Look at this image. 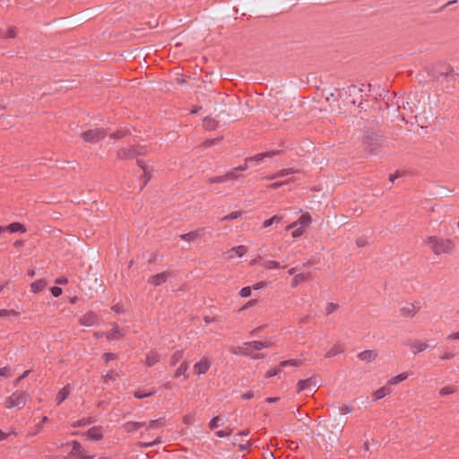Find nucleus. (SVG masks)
<instances>
[{"instance_id": "obj_33", "label": "nucleus", "mask_w": 459, "mask_h": 459, "mask_svg": "<svg viewBox=\"0 0 459 459\" xmlns=\"http://www.w3.org/2000/svg\"><path fill=\"white\" fill-rule=\"evenodd\" d=\"M408 376V373L405 372L398 374L397 376L391 377L387 383L389 385H397L398 383L407 379Z\"/></svg>"}, {"instance_id": "obj_4", "label": "nucleus", "mask_w": 459, "mask_h": 459, "mask_svg": "<svg viewBox=\"0 0 459 459\" xmlns=\"http://www.w3.org/2000/svg\"><path fill=\"white\" fill-rule=\"evenodd\" d=\"M147 147L143 145H128L123 147L117 152L118 160H132L139 156L147 155Z\"/></svg>"}, {"instance_id": "obj_13", "label": "nucleus", "mask_w": 459, "mask_h": 459, "mask_svg": "<svg viewBox=\"0 0 459 459\" xmlns=\"http://www.w3.org/2000/svg\"><path fill=\"white\" fill-rule=\"evenodd\" d=\"M137 162V165L143 169V176H141L140 178V181L142 183V186H141V189H143L147 184L148 182L150 181L151 178H152V174L150 171H148V168L147 166L145 165L144 161L142 160H136Z\"/></svg>"}, {"instance_id": "obj_28", "label": "nucleus", "mask_w": 459, "mask_h": 459, "mask_svg": "<svg viewBox=\"0 0 459 459\" xmlns=\"http://www.w3.org/2000/svg\"><path fill=\"white\" fill-rule=\"evenodd\" d=\"M160 361V355L157 352H150L146 354L145 364L152 367Z\"/></svg>"}, {"instance_id": "obj_24", "label": "nucleus", "mask_w": 459, "mask_h": 459, "mask_svg": "<svg viewBox=\"0 0 459 459\" xmlns=\"http://www.w3.org/2000/svg\"><path fill=\"white\" fill-rule=\"evenodd\" d=\"M187 369L188 364L186 361H184L174 372V377L178 378L183 376L184 379L186 380L189 377L188 374L186 373Z\"/></svg>"}, {"instance_id": "obj_52", "label": "nucleus", "mask_w": 459, "mask_h": 459, "mask_svg": "<svg viewBox=\"0 0 459 459\" xmlns=\"http://www.w3.org/2000/svg\"><path fill=\"white\" fill-rule=\"evenodd\" d=\"M252 288L249 286L244 287L240 290L239 295L243 298H247L251 295Z\"/></svg>"}, {"instance_id": "obj_40", "label": "nucleus", "mask_w": 459, "mask_h": 459, "mask_svg": "<svg viewBox=\"0 0 459 459\" xmlns=\"http://www.w3.org/2000/svg\"><path fill=\"white\" fill-rule=\"evenodd\" d=\"M156 393V390L155 389H152L151 390L150 392H143V391H141V390H137L134 393V396L137 399H143V398H145V397H150L152 395H153L154 394Z\"/></svg>"}, {"instance_id": "obj_42", "label": "nucleus", "mask_w": 459, "mask_h": 459, "mask_svg": "<svg viewBox=\"0 0 459 459\" xmlns=\"http://www.w3.org/2000/svg\"><path fill=\"white\" fill-rule=\"evenodd\" d=\"M300 365H301L300 359H288V360H283L280 363L281 368H284L287 366L299 367Z\"/></svg>"}, {"instance_id": "obj_62", "label": "nucleus", "mask_w": 459, "mask_h": 459, "mask_svg": "<svg viewBox=\"0 0 459 459\" xmlns=\"http://www.w3.org/2000/svg\"><path fill=\"white\" fill-rule=\"evenodd\" d=\"M116 374L114 372H108L105 376H103L104 382H108V380H115L116 379Z\"/></svg>"}, {"instance_id": "obj_57", "label": "nucleus", "mask_w": 459, "mask_h": 459, "mask_svg": "<svg viewBox=\"0 0 459 459\" xmlns=\"http://www.w3.org/2000/svg\"><path fill=\"white\" fill-rule=\"evenodd\" d=\"M50 291H51V294L56 298L59 297L63 292L62 289L58 286L52 287L50 289Z\"/></svg>"}, {"instance_id": "obj_50", "label": "nucleus", "mask_w": 459, "mask_h": 459, "mask_svg": "<svg viewBox=\"0 0 459 459\" xmlns=\"http://www.w3.org/2000/svg\"><path fill=\"white\" fill-rule=\"evenodd\" d=\"M232 434V429H223V430H218L215 432V435L219 437H230Z\"/></svg>"}, {"instance_id": "obj_19", "label": "nucleus", "mask_w": 459, "mask_h": 459, "mask_svg": "<svg viewBox=\"0 0 459 459\" xmlns=\"http://www.w3.org/2000/svg\"><path fill=\"white\" fill-rule=\"evenodd\" d=\"M377 357V352L373 350H366L358 354V358L366 362H371Z\"/></svg>"}, {"instance_id": "obj_3", "label": "nucleus", "mask_w": 459, "mask_h": 459, "mask_svg": "<svg viewBox=\"0 0 459 459\" xmlns=\"http://www.w3.org/2000/svg\"><path fill=\"white\" fill-rule=\"evenodd\" d=\"M426 243L430 247L433 253L437 255L449 253L455 247L450 239H445L436 236L428 237Z\"/></svg>"}, {"instance_id": "obj_8", "label": "nucleus", "mask_w": 459, "mask_h": 459, "mask_svg": "<svg viewBox=\"0 0 459 459\" xmlns=\"http://www.w3.org/2000/svg\"><path fill=\"white\" fill-rule=\"evenodd\" d=\"M247 347H239L238 352L245 356H250L253 359L261 358L259 355H253V351H260L261 350V341H252L245 342Z\"/></svg>"}, {"instance_id": "obj_43", "label": "nucleus", "mask_w": 459, "mask_h": 459, "mask_svg": "<svg viewBox=\"0 0 459 459\" xmlns=\"http://www.w3.org/2000/svg\"><path fill=\"white\" fill-rule=\"evenodd\" d=\"M108 339L117 340L120 337V331L117 325H115L113 329L108 333Z\"/></svg>"}, {"instance_id": "obj_36", "label": "nucleus", "mask_w": 459, "mask_h": 459, "mask_svg": "<svg viewBox=\"0 0 459 459\" xmlns=\"http://www.w3.org/2000/svg\"><path fill=\"white\" fill-rule=\"evenodd\" d=\"M92 422H93V420L91 417H89V418H82V419H81L79 420H76L74 423H72V427L73 428L85 427L87 425L91 424Z\"/></svg>"}, {"instance_id": "obj_48", "label": "nucleus", "mask_w": 459, "mask_h": 459, "mask_svg": "<svg viewBox=\"0 0 459 459\" xmlns=\"http://www.w3.org/2000/svg\"><path fill=\"white\" fill-rule=\"evenodd\" d=\"M289 183H290V180L276 181V182H273V183L268 185L267 187L272 188V189H276V188H279L281 186L287 185Z\"/></svg>"}, {"instance_id": "obj_32", "label": "nucleus", "mask_w": 459, "mask_h": 459, "mask_svg": "<svg viewBox=\"0 0 459 459\" xmlns=\"http://www.w3.org/2000/svg\"><path fill=\"white\" fill-rule=\"evenodd\" d=\"M311 385H312V378L299 380L297 385H298V393H300L304 390L310 388Z\"/></svg>"}, {"instance_id": "obj_58", "label": "nucleus", "mask_w": 459, "mask_h": 459, "mask_svg": "<svg viewBox=\"0 0 459 459\" xmlns=\"http://www.w3.org/2000/svg\"><path fill=\"white\" fill-rule=\"evenodd\" d=\"M280 370H281L280 368H271V369H269V370L265 373L264 377H265L266 378L273 377L276 376V375L280 372Z\"/></svg>"}, {"instance_id": "obj_38", "label": "nucleus", "mask_w": 459, "mask_h": 459, "mask_svg": "<svg viewBox=\"0 0 459 459\" xmlns=\"http://www.w3.org/2000/svg\"><path fill=\"white\" fill-rule=\"evenodd\" d=\"M218 126V122L211 117H206L204 120V126L207 130H214Z\"/></svg>"}, {"instance_id": "obj_11", "label": "nucleus", "mask_w": 459, "mask_h": 459, "mask_svg": "<svg viewBox=\"0 0 459 459\" xmlns=\"http://www.w3.org/2000/svg\"><path fill=\"white\" fill-rule=\"evenodd\" d=\"M211 368V362L208 358L204 357L194 365L195 373L197 375L205 374Z\"/></svg>"}, {"instance_id": "obj_44", "label": "nucleus", "mask_w": 459, "mask_h": 459, "mask_svg": "<svg viewBox=\"0 0 459 459\" xmlns=\"http://www.w3.org/2000/svg\"><path fill=\"white\" fill-rule=\"evenodd\" d=\"M281 221V217H280L278 215H274L272 218L265 220L263 223V227L268 228L271 225H273V223H279Z\"/></svg>"}, {"instance_id": "obj_14", "label": "nucleus", "mask_w": 459, "mask_h": 459, "mask_svg": "<svg viewBox=\"0 0 459 459\" xmlns=\"http://www.w3.org/2000/svg\"><path fill=\"white\" fill-rule=\"evenodd\" d=\"M312 221V218L308 212L302 213L299 220L290 225L287 226V230L294 228L296 225L299 224L301 228H305L308 226Z\"/></svg>"}, {"instance_id": "obj_35", "label": "nucleus", "mask_w": 459, "mask_h": 459, "mask_svg": "<svg viewBox=\"0 0 459 459\" xmlns=\"http://www.w3.org/2000/svg\"><path fill=\"white\" fill-rule=\"evenodd\" d=\"M389 393H390L389 388L383 386V387L377 389V391H375L373 393V396H374L375 400H379V399L384 398Z\"/></svg>"}, {"instance_id": "obj_22", "label": "nucleus", "mask_w": 459, "mask_h": 459, "mask_svg": "<svg viewBox=\"0 0 459 459\" xmlns=\"http://www.w3.org/2000/svg\"><path fill=\"white\" fill-rule=\"evenodd\" d=\"M145 425V422L127 421L123 425V429L125 431L131 433L138 430L139 429L144 427Z\"/></svg>"}, {"instance_id": "obj_7", "label": "nucleus", "mask_w": 459, "mask_h": 459, "mask_svg": "<svg viewBox=\"0 0 459 459\" xmlns=\"http://www.w3.org/2000/svg\"><path fill=\"white\" fill-rule=\"evenodd\" d=\"M348 100L347 102L352 105H356L360 108H363V96L362 90L356 85H351L347 89Z\"/></svg>"}, {"instance_id": "obj_47", "label": "nucleus", "mask_w": 459, "mask_h": 459, "mask_svg": "<svg viewBox=\"0 0 459 459\" xmlns=\"http://www.w3.org/2000/svg\"><path fill=\"white\" fill-rule=\"evenodd\" d=\"M339 307V305L336 303L330 302L325 307V313L326 315H330L333 312H334Z\"/></svg>"}, {"instance_id": "obj_26", "label": "nucleus", "mask_w": 459, "mask_h": 459, "mask_svg": "<svg viewBox=\"0 0 459 459\" xmlns=\"http://www.w3.org/2000/svg\"><path fill=\"white\" fill-rule=\"evenodd\" d=\"M47 281L44 279L37 280L30 284L31 290L34 293L42 291L47 287Z\"/></svg>"}, {"instance_id": "obj_17", "label": "nucleus", "mask_w": 459, "mask_h": 459, "mask_svg": "<svg viewBox=\"0 0 459 459\" xmlns=\"http://www.w3.org/2000/svg\"><path fill=\"white\" fill-rule=\"evenodd\" d=\"M276 153H277V152H265L257 153L255 156L247 158L245 160V163L244 164H247L249 167L254 161L260 162L264 158L272 157V156H273Z\"/></svg>"}, {"instance_id": "obj_18", "label": "nucleus", "mask_w": 459, "mask_h": 459, "mask_svg": "<svg viewBox=\"0 0 459 459\" xmlns=\"http://www.w3.org/2000/svg\"><path fill=\"white\" fill-rule=\"evenodd\" d=\"M88 439L99 441L103 438V433L100 427H92L86 432Z\"/></svg>"}, {"instance_id": "obj_21", "label": "nucleus", "mask_w": 459, "mask_h": 459, "mask_svg": "<svg viewBox=\"0 0 459 459\" xmlns=\"http://www.w3.org/2000/svg\"><path fill=\"white\" fill-rule=\"evenodd\" d=\"M418 310L413 304H410L400 309V315L403 317L412 318L418 313Z\"/></svg>"}, {"instance_id": "obj_60", "label": "nucleus", "mask_w": 459, "mask_h": 459, "mask_svg": "<svg viewBox=\"0 0 459 459\" xmlns=\"http://www.w3.org/2000/svg\"><path fill=\"white\" fill-rule=\"evenodd\" d=\"M268 283L266 281H259L254 284L251 288L253 290H260L267 287Z\"/></svg>"}, {"instance_id": "obj_1", "label": "nucleus", "mask_w": 459, "mask_h": 459, "mask_svg": "<svg viewBox=\"0 0 459 459\" xmlns=\"http://www.w3.org/2000/svg\"><path fill=\"white\" fill-rule=\"evenodd\" d=\"M385 138L381 130L373 127H365L362 144L364 150L370 154H376L377 150L385 144Z\"/></svg>"}, {"instance_id": "obj_25", "label": "nucleus", "mask_w": 459, "mask_h": 459, "mask_svg": "<svg viewBox=\"0 0 459 459\" xmlns=\"http://www.w3.org/2000/svg\"><path fill=\"white\" fill-rule=\"evenodd\" d=\"M5 230L10 231L11 233H15V232L25 233L27 231L26 227L23 224L20 223V222L10 223L5 228Z\"/></svg>"}, {"instance_id": "obj_23", "label": "nucleus", "mask_w": 459, "mask_h": 459, "mask_svg": "<svg viewBox=\"0 0 459 459\" xmlns=\"http://www.w3.org/2000/svg\"><path fill=\"white\" fill-rule=\"evenodd\" d=\"M70 394L69 386L65 385L56 394V405H60Z\"/></svg>"}, {"instance_id": "obj_15", "label": "nucleus", "mask_w": 459, "mask_h": 459, "mask_svg": "<svg viewBox=\"0 0 459 459\" xmlns=\"http://www.w3.org/2000/svg\"><path fill=\"white\" fill-rule=\"evenodd\" d=\"M169 275H170V273L162 272V273H160L151 276L148 281H149V283H152L154 286H160L168 280Z\"/></svg>"}, {"instance_id": "obj_63", "label": "nucleus", "mask_w": 459, "mask_h": 459, "mask_svg": "<svg viewBox=\"0 0 459 459\" xmlns=\"http://www.w3.org/2000/svg\"><path fill=\"white\" fill-rule=\"evenodd\" d=\"M304 231H305L304 229L299 227V228L294 230L292 231L291 235L293 238H298V237H300L301 235H303Z\"/></svg>"}, {"instance_id": "obj_12", "label": "nucleus", "mask_w": 459, "mask_h": 459, "mask_svg": "<svg viewBox=\"0 0 459 459\" xmlns=\"http://www.w3.org/2000/svg\"><path fill=\"white\" fill-rule=\"evenodd\" d=\"M66 445L72 446V450L69 452L66 458H74L78 455H84L85 449L79 441L73 440L70 443H67Z\"/></svg>"}, {"instance_id": "obj_10", "label": "nucleus", "mask_w": 459, "mask_h": 459, "mask_svg": "<svg viewBox=\"0 0 459 459\" xmlns=\"http://www.w3.org/2000/svg\"><path fill=\"white\" fill-rule=\"evenodd\" d=\"M204 234H205V229L200 228L196 230H193V231H190V232H187L185 234H181L179 236V238L182 240L191 242V241H195V239L202 238L204 236Z\"/></svg>"}, {"instance_id": "obj_27", "label": "nucleus", "mask_w": 459, "mask_h": 459, "mask_svg": "<svg viewBox=\"0 0 459 459\" xmlns=\"http://www.w3.org/2000/svg\"><path fill=\"white\" fill-rule=\"evenodd\" d=\"M166 424V419L164 417L159 418L157 420H152L149 422L147 426V430L160 429L164 427Z\"/></svg>"}, {"instance_id": "obj_30", "label": "nucleus", "mask_w": 459, "mask_h": 459, "mask_svg": "<svg viewBox=\"0 0 459 459\" xmlns=\"http://www.w3.org/2000/svg\"><path fill=\"white\" fill-rule=\"evenodd\" d=\"M247 168H248V165H247V164L240 165L238 167L233 168L231 170L228 171L225 174L226 175H230V177H229V180H234V179H237L238 178V176L237 174L238 171H244Z\"/></svg>"}, {"instance_id": "obj_59", "label": "nucleus", "mask_w": 459, "mask_h": 459, "mask_svg": "<svg viewBox=\"0 0 459 459\" xmlns=\"http://www.w3.org/2000/svg\"><path fill=\"white\" fill-rule=\"evenodd\" d=\"M455 354L450 351H446L443 355L439 357L442 360H447L455 358Z\"/></svg>"}, {"instance_id": "obj_49", "label": "nucleus", "mask_w": 459, "mask_h": 459, "mask_svg": "<svg viewBox=\"0 0 459 459\" xmlns=\"http://www.w3.org/2000/svg\"><path fill=\"white\" fill-rule=\"evenodd\" d=\"M220 420H221L220 416H215V417H213V418L211 420L210 423H209V428H210L211 429H214L218 428V427L220 426V423H219V422H220Z\"/></svg>"}, {"instance_id": "obj_46", "label": "nucleus", "mask_w": 459, "mask_h": 459, "mask_svg": "<svg viewBox=\"0 0 459 459\" xmlns=\"http://www.w3.org/2000/svg\"><path fill=\"white\" fill-rule=\"evenodd\" d=\"M242 212L240 211H235V212H230V214L224 216L221 221H232V220H235L238 217H240L242 215Z\"/></svg>"}, {"instance_id": "obj_6", "label": "nucleus", "mask_w": 459, "mask_h": 459, "mask_svg": "<svg viewBox=\"0 0 459 459\" xmlns=\"http://www.w3.org/2000/svg\"><path fill=\"white\" fill-rule=\"evenodd\" d=\"M107 135V132L103 128H94L84 131L82 133V138L91 143H96L99 141L104 139Z\"/></svg>"}, {"instance_id": "obj_2", "label": "nucleus", "mask_w": 459, "mask_h": 459, "mask_svg": "<svg viewBox=\"0 0 459 459\" xmlns=\"http://www.w3.org/2000/svg\"><path fill=\"white\" fill-rule=\"evenodd\" d=\"M427 74L432 80H440L450 82L459 79V74L455 73L453 67L446 63H438L427 68Z\"/></svg>"}, {"instance_id": "obj_55", "label": "nucleus", "mask_w": 459, "mask_h": 459, "mask_svg": "<svg viewBox=\"0 0 459 459\" xmlns=\"http://www.w3.org/2000/svg\"><path fill=\"white\" fill-rule=\"evenodd\" d=\"M455 392V390L451 387H448V386H446V387H443L439 390V394L441 396H445V395H448V394H451Z\"/></svg>"}, {"instance_id": "obj_34", "label": "nucleus", "mask_w": 459, "mask_h": 459, "mask_svg": "<svg viewBox=\"0 0 459 459\" xmlns=\"http://www.w3.org/2000/svg\"><path fill=\"white\" fill-rule=\"evenodd\" d=\"M229 177H230V175L224 174L222 176H216V177H212V178H208L207 182L209 184L224 183L226 181H229Z\"/></svg>"}, {"instance_id": "obj_37", "label": "nucleus", "mask_w": 459, "mask_h": 459, "mask_svg": "<svg viewBox=\"0 0 459 459\" xmlns=\"http://www.w3.org/2000/svg\"><path fill=\"white\" fill-rule=\"evenodd\" d=\"M295 172V170L293 169H283L281 170H280L279 172L272 175V176H269L267 177L268 179H274L276 178H279V177H285V176H288V175H290V174H293Z\"/></svg>"}, {"instance_id": "obj_39", "label": "nucleus", "mask_w": 459, "mask_h": 459, "mask_svg": "<svg viewBox=\"0 0 459 459\" xmlns=\"http://www.w3.org/2000/svg\"><path fill=\"white\" fill-rule=\"evenodd\" d=\"M13 370L9 366H5L0 368V381L2 378H9L13 377Z\"/></svg>"}, {"instance_id": "obj_41", "label": "nucleus", "mask_w": 459, "mask_h": 459, "mask_svg": "<svg viewBox=\"0 0 459 459\" xmlns=\"http://www.w3.org/2000/svg\"><path fill=\"white\" fill-rule=\"evenodd\" d=\"M184 356V352L182 351H175L170 357V365L175 366Z\"/></svg>"}, {"instance_id": "obj_51", "label": "nucleus", "mask_w": 459, "mask_h": 459, "mask_svg": "<svg viewBox=\"0 0 459 459\" xmlns=\"http://www.w3.org/2000/svg\"><path fill=\"white\" fill-rule=\"evenodd\" d=\"M126 134V131H123V130H117L112 134H110V138H113V139H121L123 138L125 135Z\"/></svg>"}, {"instance_id": "obj_16", "label": "nucleus", "mask_w": 459, "mask_h": 459, "mask_svg": "<svg viewBox=\"0 0 459 459\" xmlns=\"http://www.w3.org/2000/svg\"><path fill=\"white\" fill-rule=\"evenodd\" d=\"M406 345L411 349L413 354L415 355L425 351L429 347L426 342H422L419 340L409 341L406 342Z\"/></svg>"}, {"instance_id": "obj_20", "label": "nucleus", "mask_w": 459, "mask_h": 459, "mask_svg": "<svg viewBox=\"0 0 459 459\" xmlns=\"http://www.w3.org/2000/svg\"><path fill=\"white\" fill-rule=\"evenodd\" d=\"M313 279L312 273H298L296 274L291 281V287L295 288L298 286V284L301 281H308Z\"/></svg>"}, {"instance_id": "obj_56", "label": "nucleus", "mask_w": 459, "mask_h": 459, "mask_svg": "<svg viewBox=\"0 0 459 459\" xmlns=\"http://www.w3.org/2000/svg\"><path fill=\"white\" fill-rule=\"evenodd\" d=\"M17 35L16 29L15 28H10L8 30L5 31V39H13Z\"/></svg>"}, {"instance_id": "obj_9", "label": "nucleus", "mask_w": 459, "mask_h": 459, "mask_svg": "<svg viewBox=\"0 0 459 459\" xmlns=\"http://www.w3.org/2000/svg\"><path fill=\"white\" fill-rule=\"evenodd\" d=\"M100 316L93 311H88L79 318L80 325L84 326L97 325L100 324Z\"/></svg>"}, {"instance_id": "obj_5", "label": "nucleus", "mask_w": 459, "mask_h": 459, "mask_svg": "<svg viewBox=\"0 0 459 459\" xmlns=\"http://www.w3.org/2000/svg\"><path fill=\"white\" fill-rule=\"evenodd\" d=\"M29 398L30 394L26 392L16 391L5 400V407L8 409L13 407L23 408Z\"/></svg>"}, {"instance_id": "obj_53", "label": "nucleus", "mask_w": 459, "mask_h": 459, "mask_svg": "<svg viewBox=\"0 0 459 459\" xmlns=\"http://www.w3.org/2000/svg\"><path fill=\"white\" fill-rule=\"evenodd\" d=\"M18 316V313L13 309H0V316Z\"/></svg>"}, {"instance_id": "obj_54", "label": "nucleus", "mask_w": 459, "mask_h": 459, "mask_svg": "<svg viewBox=\"0 0 459 459\" xmlns=\"http://www.w3.org/2000/svg\"><path fill=\"white\" fill-rule=\"evenodd\" d=\"M117 357V354L112 352H106L103 354V358L106 364L108 363L110 360L116 359Z\"/></svg>"}, {"instance_id": "obj_64", "label": "nucleus", "mask_w": 459, "mask_h": 459, "mask_svg": "<svg viewBox=\"0 0 459 459\" xmlns=\"http://www.w3.org/2000/svg\"><path fill=\"white\" fill-rule=\"evenodd\" d=\"M353 411V408L352 406H350V405H343L340 408V411L342 413V414H347V413H350Z\"/></svg>"}, {"instance_id": "obj_61", "label": "nucleus", "mask_w": 459, "mask_h": 459, "mask_svg": "<svg viewBox=\"0 0 459 459\" xmlns=\"http://www.w3.org/2000/svg\"><path fill=\"white\" fill-rule=\"evenodd\" d=\"M356 245L359 247H364L368 245V241L365 238H359L356 239Z\"/></svg>"}, {"instance_id": "obj_31", "label": "nucleus", "mask_w": 459, "mask_h": 459, "mask_svg": "<svg viewBox=\"0 0 459 459\" xmlns=\"http://www.w3.org/2000/svg\"><path fill=\"white\" fill-rule=\"evenodd\" d=\"M247 252V247L246 246L240 245L238 247H234L230 250V253L231 254L230 256L233 257L234 255L241 257Z\"/></svg>"}, {"instance_id": "obj_45", "label": "nucleus", "mask_w": 459, "mask_h": 459, "mask_svg": "<svg viewBox=\"0 0 459 459\" xmlns=\"http://www.w3.org/2000/svg\"><path fill=\"white\" fill-rule=\"evenodd\" d=\"M264 267L266 269H277L280 268V263L274 260H267L264 262Z\"/></svg>"}, {"instance_id": "obj_29", "label": "nucleus", "mask_w": 459, "mask_h": 459, "mask_svg": "<svg viewBox=\"0 0 459 459\" xmlns=\"http://www.w3.org/2000/svg\"><path fill=\"white\" fill-rule=\"evenodd\" d=\"M344 351V349L342 345L341 344H334L326 353L325 358H332L334 357L340 353H342Z\"/></svg>"}]
</instances>
